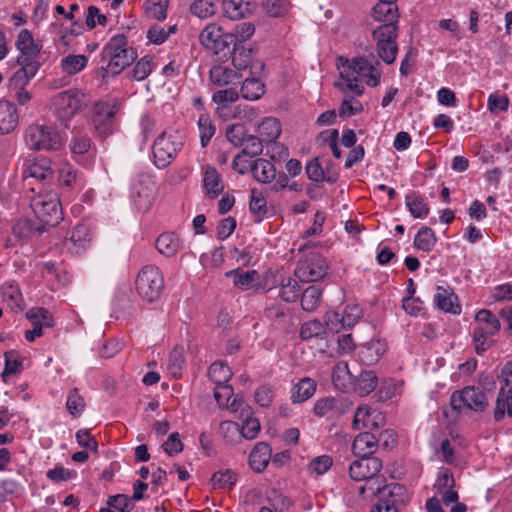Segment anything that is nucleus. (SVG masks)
I'll use <instances>...</instances> for the list:
<instances>
[{
	"instance_id": "f257e3e1",
	"label": "nucleus",
	"mask_w": 512,
	"mask_h": 512,
	"mask_svg": "<svg viewBox=\"0 0 512 512\" xmlns=\"http://www.w3.org/2000/svg\"><path fill=\"white\" fill-rule=\"evenodd\" d=\"M340 71L342 81L336 82L337 87L343 93L351 91L357 96H361L364 92V86L361 84L365 82L370 87H376L380 83V72L366 59L362 57L354 58L351 61H346Z\"/></svg>"
},
{
	"instance_id": "f03ea898",
	"label": "nucleus",
	"mask_w": 512,
	"mask_h": 512,
	"mask_svg": "<svg viewBox=\"0 0 512 512\" xmlns=\"http://www.w3.org/2000/svg\"><path fill=\"white\" fill-rule=\"evenodd\" d=\"M100 56L101 66L98 73L102 79H106L121 73L137 58V52L128 46L125 35L117 34L104 45Z\"/></svg>"
},
{
	"instance_id": "7ed1b4c3",
	"label": "nucleus",
	"mask_w": 512,
	"mask_h": 512,
	"mask_svg": "<svg viewBox=\"0 0 512 512\" xmlns=\"http://www.w3.org/2000/svg\"><path fill=\"white\" fill-rule=\"evenodd\" d=\"M27 148L34 152H58L64 147L60 133L53 127L40 123L29 125L24 133Z\"/></svg>"
},
{
	"instance_id": "20e7f679",
	"label": "nucleus",
	"mask_w": 512,
	"mask_h": 512,
	"mask_svg": "<svg viewBox=\"0 0 512 512\" xmlns=\"http://www.w3.org/2000/svg\"><path fill=\"white\" fill-rule=\"evenodd\" d=\"M36 217L46 226H56L63 219L59 196L54 191H41L30 198Z\"/></svg>"
},
{
	"instance_id": "39448f33",
	"label": "nucleus",
	"mask_w": 512,
	"mask_h": 512,
	"mask_svg": "<svg viewBox=\"0 0 512 512\" xmlns=\"http://www.w3.org/2000/svg\"><path fill=\"white\" fill-rule=\"evenodd\" d=\"M382 462L377 457H363L353 461L349 468L350 477L355 481H367L365 485L359 487V495L366 497V492L373 496L381 491V485L376 487L373 483L376 481L375 476L380 472Z\"/></svg>"
},
{
	"instance_id": "423d86ee",
	"label": "nucleus",
	"mask_w": 512,
	"mask_h": 512,
	"mask_svg": "<svg viewBox=\"0 0 512 512\" xmlns=\"http://www.w3.org/2000/svg\"><path fill=\"white\" fill-rule=\"evenodd\" d=\"M184 145V135L179 131H164L153 143L155 165L164 169L173 161Z\"/></svg>"
},
{
	"instance_id": "0eeeda50",
	"label": "nucleus",
	"mask_w": 512,
	"mask_h": 512,
	"mask_svg": "<svg viewBox=\"0 0 512 512\" xmlns=\"http://www.w3.org/2000/svg\"><path fill=\"white\" fill-rule=\"evenodd\" d=\"M498 393L493 411L494 420L499 422L505 415L512 417V362L506 363L496 376Z\"/></svg>"
},
{
	"instance_id": "6e6552de",
	"label": "nucleus",
	"mask_w": 512,
	"mask_h": 512,
	"mask_svg": "<svg viewBox=\"0 0 512 512\" xmlns=\"http://www.w3.org/2000/svg\"><path fill=\"white\" fill-rule=\"evenodd\" d=\"M450 405L458 412L469 410L482 413L489 408L490 403L486 393L480 387L466 386L452 393Z\"/></svg>"
},
{
	"instance_id": "1a4fd4ad",
	"label": "nucleus",
	"mask_w": 512,
	"mask_h": 512,
	"mask_svg": "<svg viewBox=\"0 0 512 512\" xmlns=\"http://www.w3.org/2000/svg\"><path fill=\"white\" fill-rule=\"evenodd\" d=\"M164 278L160 269L153 265L144 266L136 278V291L147 302H154L162 294Z\"/></svg>"
},
{
	"instance_id": "9d476101",
	"label": "nucleus",
	"mask_w": 512,
	"mask_h": 512,
	"mask_svg": "<svg viewBox=\"0 0 512 512\" xmlns=\"http://www.w3.org/2000/svg\"><path fill=\"white\" fill-rule=\"evenodd\" d=\"M84 95L77 89H68L56 94L51 100V109L61 122L71 120L83 106Z\"/></svg>"
},
{
	"instance_id": "9b49d317",
	"label": "nucleus",
	"mask_w": 512,
	"mask_h": 512,
	"mask_svg": "<svg viewBox=\"0 0 512 512\" xmlns=\"http://www.w3.org/2000/svg\"><path fill=\"white\" fill-rule=\"evenodd\" d=\"M236 37L231 33H225L221 26L210 23L199 34L200 44L214 54H224L230 51L232 44H235Z\"/></svg>"
},
{
	"instance_id": "f8f14e48",
	"label": "nucleus",
	"mask_w": 512,
	"mask_h": 512,
	"mask_svg": "<svg viewBox=\"0 0 512 512\" xmlns=\"http://www.w3.org/2000/svg\"><path fill=\"white\" fill-rule=\"evenodd\" d=\"M157 195L154 178L148 174H139L132 184L131 199L138 211H148Z\"/></svg>"
},
{
	"instance_id": "ddd939ff",
	"label": "nucleus",
	"mask_w": 512,
	"mask_h": 512,
	"mask_svg": "<svg viewBox=\"0 0 512 512\" xmlns=\"http://www.w3.org/2000/svg\"><path fill=\"white\" fill-rule=\"evenodd\" d=\"M398 26L380 25L373 31L378 56L386 63L392 64L398 52L395 42L398 35Z\"/></svg>"
},
{
	"instance_id": "4468645a",
	"label": "nucleus",
	"mask_w": 512,
	"mask_h": 512,
	"mask_svg": "<svg viewBox=\"0 0 512 512\" xmlns=\"http://www.w3.org/2000/svg\"><path fill=\"white\" fill-rule=\"evenodd\" d=\"M326 271V260L319 254L313 253L298 262L295 275L302 282H314L322 279Z\"/></svg>"
},
{
	"instance_id": "2eb2a0df",
	"label": "nucleus",
	"mask_w": 512,
	"mask_h": 512,
	"mask_svg": "<svg viewBox=\"0 0 512 512\" xmlns=\"http://www.w3.org/2000/svg\"><path fill=\"white\" fill-rule=\"evenodd\" d=\"M352 409V402L346 397H326L316 401L314 413L318 417L337 418Z\"/></svg>"
},
{
	"instance_id": "dca6fc26",
	"label": "nucleus",
	"mask_w": 512,
	"mask_h": 512,
	"mask_svg": "<svg viewBox=\"0 0 512 512\" xmlns=\"http://www.w3.org/2000/svg\"><path fill=\"white\" fill-rule=\"evenodd\" d=\"M58 186L64 193H79L86 185L85 178L73 165L63 163L58 170Z\"/></svg>"
},
{
	"instance_id": "f3484780",
	"label": "nucleus",
	"mask_w": 512,
	"mask_h": 512,
	"mask_svg": "<svg viewBox=\"0 0 512 512\" xmlns=\"http://www.w3.org/2000/svg\"><path fill=\"white\" fill-rule=\"evenodd\" d=\"M19 54L16 62H29L31 64H40L38 56L41 51V45L36 43L28 29H22L17 35L15 42Z\"/></svg>"
},
{
	"instance_id": "a211bd4d",
	"label": "nucleus",
	"mask_w": 512,
	"mask_h": 512,
	"mask_svg": "<svg viewBox=\"0 0 512 512\" xmlns=\"http://www.w3.org/2000/svg\"><path fill=\"white\" fill-rule=\"evenodd\" d=\"M53 176L52 160L48 157L40 156L24 163L22 177L25 182L31 178L40 182L49 181Z\"/></svg>"
},
{
	"instance_id": "6ab92c4d",
	"label": "nucleus",
	"mask_w": 512,
	"mask_h": 512,
	"mask_svg": "<svg viewBox=\"0 0 512 512\" xmlns=\"http://www.w3.org/2000/svg\"><path fill=\"white\" fill-rule=\"evenodd\" d=\"M225 276L233 277L234 286L241 290L268 291L272 289L267 282L260 281L259 273L256 270L234 269L226 272Z\"/></svg>"
},
{
	"instance_id": "aec40b11",
	"label": "nucleus",
	"mask_w": 512,
	"mask_h": 512,
	"mask_svg": "<svg viewBox=\"0 0 512 512\" xmlns=\"http://www.w3.org/2000/svg\"><path fill=\"white\" fill-rule=\"evenodd\" d=\"M115 113V107L107 102H98L94 106L92 122L101 137H106L113 132Z\"/></svg>"
},
{
	"instance_id": "412c9836",
	"label": "nucleus",
	"mask_w": 512,
	"mask_h": 512,
	"mask_svg": "<svg viewBox=\"0 0 512 512\" xmlns=\"http://www.w3.org/2000/svg\"><path fill=\"white\" fill-rule=\"evenodd\" d=\"M202 189L205 197L213 200L222 195L225 184L216 167L206 164L201 167Z\"/></svg>"
},
{
	"instance_id": "4be33fe9",
	"label": "nucleus",
	"mask_w": 512,
	"mask_h": 512,
	"mask_svg": "<svg viewBox=\"0 0 512 512\" xmlns=\"http://www.w3.org/2000/svg\"><path fill=\"white\" fill-rule=\"evenodd\" d=\"M91 232L86 224L76 225L64 241V248L74 255L85 252L91 244Z\"/></svg>"
},
{
	"instance_id": "5701e85b",
	"label": "nucleus",
	"mask_w": 512,
	"mask_h": 512,
	"mask_svg": "<svg viewBox=\"0 0 512 512\" xmlns=\"http://www.w3.org/2000/svg\"><path fill=\"white\" fill-rule=\"evenodd\" d=\"M211 83L218 87L237 86L242 79L238 71L223 65H214L209 70Z\"/></svg>"
},
{
	"instance_id": "b1692460",
	"label": "nucleus",
	"mask_w": 512,
	"mask_h": 512,
	"mask_svg": "<svg viewBox=\"0 0 512 512\" xmlns=\"http://www.w3.org/2000/svg\"><path fill=\"white\" fill-rule=\"evenodd\" d=\"M372 18L382 25L397 26L399 13L397 3L378 1L371 10Z\"/></svg>"
},
{
	"instance_id": "393cba45",
	"label": "nucleus",
	"mask_w": 512,
	"mask_h": 512,
	"mask_svg": "<svg viewBox=\"0 0 512 512\" xmlns=\"http://www.w3.org/2000/svg\"><path fill=\"white\" fill-rule=\"evenodd\" d=\"M456 299L455 294L448 286H437L434 301L440 310L452 314H459L461 307L455 303Z\"/></svg>"
},
{
	"instance_id": "a878e982",
	"label": "nucleus",
	"mask_w": 512,
	"mask_h": 512,
	"mask_svg": "<svg viewBox=\"0 0 512 512\" xmlns=\"http://www.w3.org/2000/svg\"><path fill=\"white\" fill-rule=\"evenodd\" d=\"M272 450L266 442H258L249 455L250 467L257 473L266 469L271 459Z\"/></svg>"
},
{
	"instance_id": "bb28decb",
	"label": "nucleus",
	"mask_w": 512,
	"mask_h": 512,
	"mask_svg": "<svg viewBox=\"0 0 512 512\" xmlns=\"http://www.w3.org/2000/svg\"><path fill=\"white\" fill-rule=\"evenodd\" d=\"M377 446L378 440L376 437L369 432H363L355 437L352 444V450L355 456H358L359 458L371 457V455L376 451Z\"/></svg>"
},
{
	"instance_id": "cd10ccee",
	"label": "nucleus",
	"mask_w": 512,
	"mask_h": 512,
	"mask_svg": "<svg viewBox=\"0 0 512 512\" xmlns=\"http://www.w3.org/2000/svg\"><path fill=\"white\" fill-rule=\"evenodd\" d=\"M354 376L349 370L347 362L340 361L336 363L332 370V382L334 386L342 391L347 392L352 389Z\"/></svg>"
},
{
	"instance_id": "c85d7f7f",
	"label": "nucleus",
	"mask_w": 512,
	"mask_h": 512,
	"mask_svg": "<svg viewBox=\"0 0 512 512\" xmlns=\"http://www.w3.org/2000/svg\"><path fill=\"white\" fill-rule=\"evenodd\" d=\"M251 173L256 181L267 184L275 179L276 168L269 160L258 158L251 162Z\"/></svg>"
},
{
	"instance_id": "c756f323",
	"label": "nucleus",
	"mask_w": 512,
	"mask_h": 512,
	"mask_svg": "<svg viewBox=\"0 0 512 512\" xmlns=\"http://www.w3.org/2000/svg\"><path fill=\"white\" fill-rule=\"evenodd\" d=\"M19 69L16 70L10 78L11 88L25 87L37 74L40 64H31L29 62L17 63Z\"/></svg>"
},
{
	"instance_id": "7c9ffc66",
	"label": "nucleus",
	"mask_w": 512,
	"mask_h": 512,
	"mask_svg": "<svg viewBox=\"0 0 512 512\" xmlns=\"http://www.w3.org/2000/svg\"><path fill=\"white\" fill-rule=\"evenodd\" d=\"M18 124V115L14 104L6 100L0 101V134H7Z\"/></svg>"
},
{
	"instance_id": "2f4dec72",
	"label": "nucleus",
	"mask_w": 512,
	"mask_h": 512,
	"mask_svg": "<svg viewBox=\"0 0 512 512\" xmlns=\"http://www.w3.org/2000/svg\"><path fill=\"white\" fill-rule=\"evenodd\" d=\"M475 328L486 331L488 334L496 335L501 329L498 317L488 309H481L475 314Z\"/></svg>"
},
{
	"instance_id": "473e14b6",
	"label": "nucleus",
	"mask_w": 512,
	"mask_h": 512,
	"mask_svg": "<svg viewBox=\"0 0 512 512\" xmlns=\"http://www.w3.org/2000/svg\"><path fill=\"white\" fill-rule=\"evenodd\" d=\"M377 383L378 378L375 372L372 370H364L358 377H354L351 390H354L360 396H366L377 387Z\"/></svg>"
},
{
	"instance_id": "72a5a7b5",
	"label": "nucleus",
	"mask_w": 512,
	"mask_h": 512,
	"mask_svg": "<svg viewBox=\"0 0 512 512\" xmlns=\"http://www.w3.org/2000/svg\"><path fill=\"white\" fill-rule=\"evenodd\" d=\"M257 132L264 142L272 143L281 134L280 122L274 117H265L257 125Z\"/></svg>"
},
{
	"instance_id": "f704fd0d",
	"label": "nucleus",
	"mask_w": 512,
	"mask_h": 512,
	"mask_svg": "<svg viewBox=\"0 0 512 512\" xmlns=\"http://www.w3.org/2000/svg\"><path fill=\"white\" fill-rule=\"evenodd\" d=\"M385 351V344L380 340H374L363 344L359 355L364 364L373 365L380 359Z\"/></svg>"
},
{
	"instance_id": "c9c22d12",
	"label": "nucleus",
	"mask_w": 512,
	"mask_h": 512,
	"mask_svg": "<svg viewBox=\"0 0 512 512\" xmlns=\"http://www.w3.org/2000/svg\"><path fill=\"white\" fill-rule=\"evenodd\" d=\"M13 234L20 240L25 241L35 235H40L45 231L43 224L38 225L29 219L18 220L13 228Z\"/></svg>"
},
{
	"instance_id": "e433bc0d",
	"label": "nucleus",
	"mask_w": 512,
	"mask_h": 512,
	"mask_svg": "<svg viewBox=\"0 0 512 512\" xmlns=\"http://www.w3.org/2000/svg\"><path fill=\"white\" fill-rule=\"evenodd\" d=\"M180 239L174 233L161 234L156 240L157 250L168 257L175 255L180 249Z\"/></svg>"
},
{
	"instance_id": "4c0bfd02",
	"label": "nucleus",
	"mask_w": 512,
	"mask_h": 512,
	"mask_svg": "<svg viewBox=\"0 0 512 512\" xmlns=\"http://www.w3.org/2000/svg\"><path fill=\"white\" fill-rule=\"evenodd\" d=\"M316 390V383L311 378L300 380L292 389V401L294 403H302L311 398Z\"/></svg>"
},
{
	"instance_id": "58836bf2",
	"label": "nucleus",
	"mask_w": 512,
	"mask_h": 512,
	"mask_svg": "<svg viewBox=\"0 0 512 512\" xmlns=\"http://www.w3.org/2000/svg\"><path fill=\"white\" fill-rule=\"evenodd\" d=\"M405 204L409 212L414 218H425L429 214V206L424 201V198L413 192L405 197Z\"/></svg>"
},
{
	"instance_id": "ea45409f",
	"label": "nucleus",
	"mask_w": 512,
	"mask_h": 512,
	"mask_svg": "<svg viewBox=\"0 0 512 512\" xmlns=\"http://www.w3.org/2000/svg\"><path fill=\"white\" fill-rule=\"evenodd\" d=\"M88 63V58L85 55H68L61 59L60 67L67 75H75L82 71Z\"/></svg>"
},
{
	"instance_id": "a19ab883",
	"label": "nucleus",
	"mask_w": 512,
	"mask_h": 512,
	"mask_svg": "<svg viewBox=\"0 0 512 512\" xmlns=\"http://www.w3.org/2000/svg\"><path fill=\"white\" fill-rule=\"evenodd\" d=\"M2 297L12 310H22L23 297L17 285L5 283L2 286Z\"/></svg>"
},
{
	"instance_id": "79ce46f5",
	"label": "nucleus",
	"mask_w": 512,
	"mask_h": 512,
	"mask_svg": "<svg viewBox=\"0 0 512 512\" xmlns=\"http://www.w3.org/2000/svg\"><path fill=\"white\" fill-rule=\"evenodd\" d=\"M436 245V236L434 231L429 227H422L414 238L415 248L423 251L430 252Z\"/></svg>"
},
{
	"instance_id": "37998d69",
	"label": "nucleus",
	"mask_w": 512,
	"mask_h": 512,
	"mask_svg": "<svg viewBox=\"0 0 512 512\" xmlns=\"http://www.w3.org/2000/svg\"><path fill=\"white\" fill-rule=\"evenodd\" d=\"M322 297V290L316 285L309 286L302 294L301 306L302 309L312 312L317 309Z\"/></svg>"
},
{
	"instance_id": "c03bdc74",
	"label": "nucleus",
	"mask_w": 512,
	"mask_h": 512,
	"mask_svg": "<svg viewBox=\"0 0 512 512\" xmlns=\"http://www.w3.org/2000/svg\"><path fill=\"white\" fill-rule=\"evenodd\" d=\"M225 15L231 20H238L245 18L250 12L247 3L243 0H225L223 2Z\"/></svg>"
},
{
	"instance_id": "a18cd8bd",
	"label": "nucleus",
	"mask_w": 512,
	"mask_h": 512,
	"mask_svg": "<svg viewBox=\"0 0 512 512\" xmlns=\"http://www.w3.org/2000/svg\"><path fill=\"white\" fill-rule=\"evenodd\" d=\"M493 336L494 334H488L486 331L473 328L472 342L477 355H483L494 345Z\"/></svg>"
},
{
	"instance_id": "49530a36",
	"label": "nucleus",
	"mask_w": 512,
	"mask_h": 512,
	"mask_svg": "<svg viewBox=\"0 0 512 512\" xmlns=\"http://www.w3.org/2000/svg\"><path fill=\"white\" fill-rule=\"evenodd\" d=\"M264 92V84L259 79H246L242 83L241 95L244 99L251 101L258 100Z\"/></svg>"
},
{
	"instance_id": "de8ad7c7",
	"label": "nucleus",
	"mask_w": 512,
	"mask_h": 512,
	"mask_svg": "<svg viewBox=\"0 0 512 512\" xmlns=\"http://www.w3.org/2000/svg\"><path fill=\"white\" fill-rule=\"evenodd\" d=\"M239 98L237 86H228L213 93L212 101L217 104L218 109H224L228 104L236 102Z\"/></svg>"
},
{
	"instance_id": "09e8293b",
	"label": "nucleus",
	"mask_w": 512,
	"mask_h": 512,
	"mask_svg": "<svg viewBox=\"0 0 512 512\" xmlns=\"http://www.w3.org/2000/svg\"><path fill=\"white\" fill-rule=\"evenodd\" d=\"M208 375L215 385H220L228 383L232 372L227 365L221 362H214L209 367Z\"/></svg>"
},
{
	"instance_id": "8fccbe9b",
	"label": "nucleus",
	"mask_w": 512,
	"mask_h": 512,
	"mask_svg": "<svg viewBox=\"0 0 512 512\" xmlns=\"http://www.w3.org/2000/svg\"><path fill=\"white\" fill-rule=\"evenodd\" d=\"M232 396H233V388L230 385H228L227 383L215 385L214 398H215L216 402L218 403V405L221 407H224V406L231 407L232 410L236 411L237 410L236 400L233 399V401L231 403H229Z\"/></svg>"
},
{
	"instance_id": "3c124183",
	"label": "nucleus",
	"mask_w": 512,
	"mask_h": 512,
	"mask_svg": "<svg viewBox=\"0 0 512 512\" xmlns=\"http://www.w3.org/2000/svg\"><path fill=\"white\" fill-rule=\"evenodd\" d=\"M299 292L300 287L295 279L291 277L282 279L279 291L281 299L286 302H294L299 297Z\"/></svg>"
},
{
	"instance_id": "603ef678",
	"label": "nucleus",
	"mask_w": 512,
	"mask_h": 512,
	"mask_svg": "<svg viewBox=\"0 0 512 512\" xmlns=\"http://www.w3.org/2000/svg\"><path fill=\"white\" fill-rule=\"evenodd\" d=\"M325 334V326L319 320H311L305 322L300 330V337L305 341L318 337L323 338Z\"/></svg>"
},
{
	"instance_id": "864d4df0",
	"label": "nucleus",
	"mask_w": 512,
	"mask_h": 512,
	"mask_svg": "<svg viewBox=\"0 0 512 512\" xmlns=\"http://www.w3.org/2000/svg\"><path fill=\"white\" fill-rule=\"evenodd\" d=\"M153 70L152 57H142L130 71V78L136 81H142L146 79Z\"/></svg>"
},
{
	"instance_id": "5fc2aeb1",
	"label": "nucleus",
	"mask_w": 512,
	"mask_h": 512,
	"mask_svg": "<svg viewBox=\"0 0 512 512\" xmlns=\"http://www.w3.org/2000/svg\"><path fill=\"white\" fill-rule=\"evenodd\" d=\"M198 129L201 146L206 147L216 131V128L208 115H200L198 119Z\"/></svg>"
},
{
	"instance_id": "6e6d98bb",
	"label": "nucleus",
	"mask_w": 512,
	"mask_h": 512,
	"mask_svg": "<svg viewBox=\"0 0 512 512\" xmlns=\"http://www.w3.org/2000/svg\"><path fill=\"white\" fill-rule=\"evenodd\" d=\"M371 409L367 405H361L356 409L352 422L353 429L360 430L375 426V422L370 419Z\"/></svg>"
},
{
	"instance_id": "4d7b16f0",
	"label": "nucleus",
	"mask_w": 512,
	"mask_h": 512,
	"mask_svg": "<svg viewBox=\"0 0 512 512\" xmlns=\"http://www.w3.org/2000/svg\"><path fill=\"white\" fill-rule=\"evenodd\" d=\"M26 316L32 324H37L41 327L53 326V319L49 311L43 307H35L30 309Z\"/></svg>"
},
{
	"instance_id": "13d9d810",
	"label": "nucleus",
	"mask_w": 512,
	"mask_h": 512,
	"mask_svg": "<svg viewBox=\"0 0 512 512\" xmlns=\"http://www.w3.org/2000/svg\"><path fill=\"white\" fill-rule=\"evenodd\" d=\"M211 482L215 488L231 489L236 482V474L230 470H220L212 475Z\"/></svg>"
},
{
	"instance_id": "bf43d9fd",
	"label": "nucleus",
	"mask_w": 512,
	"mask_h": 512,
	"mask_svg": "<svg viewBox=\"0 0 512 512\" xmlns=\"http://www.w3.org/2000/svg\"><path fill=\"white\" fill-rule=\"evenodd\" d=\"M66 408L68 412L74 416L79 417L85 409V401L79 394L78 389H72L67 397Z\"/></svg>"
},
{
	"instance_id": "052dcab7",
	"label": "nucleus",
	"mask_w": 512,
	"mask_h": 512,
	"mask_svg": "<svg viewBox=\"0 0 512 512\" xmlns=\"http://www.w3.org/2000/svg\"><path fill=\"white\" fill-rule=\"evenodd\" d=\"M216 6L213 0H196L190 6V11L198 18L205 19L215 14Z\"/></svg>"
},
{
	"instance_id": "680f3d73",
	"label": "nucleus",
	"mask_w": 512,
	"mask_h": 512,
	"mask_svg": "<svg viewBox=\"0 0 512 512\" xmlns=\"http://www.w3.org/2000/svg\"><path fill=\"white\" fill-rule=\"evenodd\" d=\"M332 458L328 455H321L313 458L308 464V471L312 475L320 476L325 474L332 466Z\"/></svg>"
},
{
	"instance_id": "e2e57ef3",
	"label": "nucleus",
	"mask_w": 512,
	"mask_h": 512,
	"mask_svg": "<svg viewBox=\"0 0 512 512\" xmlns=\"http://www.w3.org/2000/svg\"><path fill=\"white\" fill-rule=\"evenodd\" d=\"M219 432L226 443L233 444L240 436V427L236 422L223 421L219 424Z\"/></svg>"
},
{
	"instance_id": "0e129e2a",
	"label": "nucleus",
	"mask_w": 512,
	"mask_h": 512,
	"mask_svg": "<svg viewBox=\"0 0 512 512\" xmlns=\"http://www.w3.org/2000/svg\"><path fill=\"white\" fill-rule=\"evenodd\" d=\"M363 316V309L356 305L350 304L345 307L341 314V321L344 322L345 327L349 328L355 325Z\"/></svg>"
},
{
	"instance_id": "69168bd1",
	"label": "nucleus",
	"mask_w": 512,
	"mask_h": 512,
	"mask_svg": "<svg viewBox=\"0 0 512 512\" xmlns=\"http://www.w3.org/2000/svg\"><path fill=\"white\" fill-rule=\"evenodd\" d=\"M263 143H265L261 137L253 135L246 136L244 143H242V152L247 156H257L263 151Z\"/></svg>"
},
{
	"instance_id": "338daca9",
	"label": "nucleus",
	"mask_w": 512,
	"mask_h": 512,
	"mask_svg": "<svg viewBox=\"0 0 512 512\" xmlns=\"http://www.w3.org/2000/svg\"><path fill=\"white\" fill-rule=\"evenodd\" d=\"M251 63V52L245 48H234L232 64L238 70H245Z\"/></svg>"
},
{
	"instance_id": "774afa93",
	"label": "nucleus",
	"mask_w": 512,
	"mask_h": 512,
	"mask_svg": "<svg viewBox=\"0 0 512 512\" xmlns=\"http://www.w3.org/2000/svg\"><path fill=\"white\" fill-rule=\"evenodd\" d=\"M184 355L182 348H174L169 355L168 369L173 376H178L184 365Z\"/></svg>"
}]
</instances>
